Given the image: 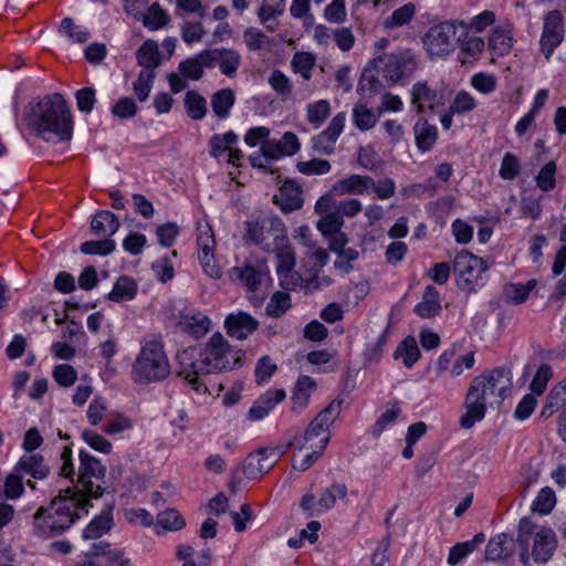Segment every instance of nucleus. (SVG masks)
Wrapping results in <instances>:
<instances>
[{
  "label": "nucleus",
  "mask_w": 566,
  "mask_h": 566,
  "mask_svg": "<svg viewBox=\"0 0 566 566\" xmlns=\"http://www.w3.org/2000/svg\"><path fill=\"white\" fill-rule=\"evenodd\" d=\"M512 44L513 38L510 30L502 27H496L492 30L489 39V49L493 54L497 56L507 54L512 49Z\"/></svg>",
  "instance_id": "nucleus-33"
},
{
  "label": "nucleus",
  "mask_w": 566,
  "mask_h": 566,
  "mask_svg": "<svg viewBox=\"0 0 566 566\" xmlns=\"http://www.w3.org/2000/svg\"><path fill=\"white\" fill-rule=\"evenodd\" d=\"M274 465L265 448H260L245 458L242 471L248 479L255 480L269 472Z\"/></svg>",
  "instance_id": "nucleus-23"
},
{
  "label": "nucleus",
  "mask_w": 566,
  "mask_h": 566,
  "mask_svg": "<svg viewBox=\"0 0 566 566\" xmlns=\"http://www.w3.org/2000/svg\"><path fill=\"white\" fill-rule=\"evenodd\" d=\"M286 227L277 216L271 214L244 222L243 240L261 247L266 252H270L274 244L286 241Z\"/></svg>",
  "instance_id": "nucleus-6"
},
{
  "label": "nucleus",
  "mask_w": 566,
  "mask_h": 566,
  "mask_svg": "<svg viewBox=\"0 0 566 566\" xmlns=\"http://www.w3.org/2000/svg\"><path fill=\"white\" fill-rule=\"evenodd\" d=\"M565 20L559 10H552L544 15L539 50L548 61L557 46L563 42Z\"/></svg>",
  "instance_id": "nucleus-12"
},
{
  "label": "nucleus",
  "mask_w": 566,
  "mask_h": 566,
  "mask_svg": "<svg viewBox=\"0 0 566 566\" xmlns=\"http://www.w3.org/2000/svg\"><path fill=\"white\" fill-rule=\"evenodd\" d=\"M441 311L439 293L432 285H427L422 301L415 306V313L422 318H431Z\"/></svg>",
  "instance_id": "nucleus-30"
},
{
  "label": "nucleus",
  "mask_w": 566,
  "mask_h": 566,
  "mask_svg": "<svg viewBox=\"0 0 566 566\" xmlns=\"http://www.w3.org/2000/svg\"><path fill=\"white\" fill-rule=\"evenodd\" d=\"M154 78L155 74L150 71H142L138 74L137 80L133 83V90L138 101L145 102L149 97Z\"/></svg>",
  "instance_id": "nucleus-56"
},
{
  "label": "nucleus",
  "mask_w": 566,
  "mask_h": 566,
  "mask_svg": "<svg viewBox=\"0 0 566 566\" xmlns=\"http://www.w3.org/2000/svg\"><path fill=\"white\" fill-rule=\"evenodd\" d=\"M209 62L208 49L201 51L195 56L181 61L178 65L179 73L191 81H199L203 76L205 67L211 69Z\"/></svg>",
  "instance_id": "nucleus-27"
},
{
  "label": "nucleus",
  "mask_w": 566,
  "mask_h": 566,
  "mask_svg": "<svg viewBox=\"0 0 566 566\" xmlns=\"http://www.w3.org/2000/svg\"><path fill=\"white\" fill-rule=\"evenodd\" d=\"M138 65L143 66L144 71L154 72L160 64V54L158 45L153 40H146L136 53Z\"/></svg>",
  "instance_id": "nucleus-32"
},
{
  "label": "nucleus",
  "mask_w": 566,
  "mask_h": 566,
  "mask_svg": "<svg viewBox=\"0 0 566 566\" xmlns=\"http://www.w3.org/2000/svg\"><path fill=\"white\" fill-rule=\"evenodd\" d=\"M484 541L485 535L480 532L475 534L472 539L453 545L449 551L448 564L451 566L458 565L468 555L473 553Z\"/></svg>",
  "instance_id": "nucleus-31"
},
{
  "label": "nucleus",
  "mask_w": 566,
  "mask_h": 566,
  "mask_svg": "<svg viewBox=\"0 0 566 566\" xmlns=\"http://www.w3.org/2000/svg\"><path fill=\"white\" fill-rule=\"evenodd\" d=\"M184 104L187 115L193 120H200L207 114V101L197 91H188Z\"/></svg>",
  "instance_id": "nucleus-39"
},
{
  "label": "nucleus",
  "mask_w": 566,
  "mask_h": 566,
  "mask_svg": "<svg viewBox=\"0 0 566 566\" xmlns=\"http://www.w3.org/2000/svg\"><path fill=\"white\" fill-rule=\"evenodd\" d=\"M284 10V0H262V4L258 11V18L261 23L266 24L269 21L282 15Z\"/></svg>",
  "instance_id": "nucleus-50"
},
{
  "label": "nucleus",
  "mask_w": 566,
  "mask_h": 566,
  "mask_svg": "<svg viewBox=\"0 0 566 566\" xmlns=\"http://www.w3.org/2000/svg\"><path fill=\"white\" fill-rule=\"evenodd\" d=\"M556 548V535L553 530L542 527L534 535L532 556L536 563H546Z\"/></svg>",
  "instance_id": "nucleus-24"
},
{
  "label": "nucleus",
  "mask_w": 566,
  "mask_h": 566,
  "mask_svg": "<svg viewBox=\"0 0 566 566\" xmlns=\"http://www.w3.org/2000/svg\"><path fill=\"white\" fill-rule=\"evenodd\" d=\"M113 518L111 511L103 512L101 515L95 516L84 528L83 538L94 539L98 538L108 532L112 527Z\"/></svg>",
  "instance_id": "nucleus-37"
},
{
  "label": "nucleus",
  "mask_w": 566,
  "mask_h": 566,
  "mask_svg": "<svg viewBox=\"0 0 566 566\" xmlns=\"http://www.w3.org/2000/svg\"><path fill=\"white\" fill-rule=\"evenodd\" d=\"M238 136L233 132H227L221 135H213L210 138V155L214 158H219L224 151L230 150L231 146L235 144Z\"/></svg>",
  "instance_id": "nucleus-49"
},
{
  "label": "nucleus",
  "mask_w": 566,
  "mask_h": 566,
  "mask_svg": "<svg viewBox=\"0 0 566 566\" xmlns=\"http://www.w3.org/2000/svg\"><path fill=\"white\" fill-rule=\"evenodd\" d=\"M197 244L199 259H206L210 254H214L216 240L209 224L198 227Z\"/></svg>",
  "instance_id": "nucleus-44"
},
{
  "label": "nucleus",
  "mask_w": 566,
  "mask_h": 566,
  "mask_svg": "<svg viewBox=\"0 0 566 566\" xmlns=\"http://www.w3.org/2000/svg\"><path fill=\"white\" fill-rule=\"evenodd\" d=\"M290 307V295L285 292H275L266 305V313L272 317H281Z\"/></svg>",
  "instance_id": "nucleus-54"
},
{
  "label": "nucleus",
  "mask_w": 566,
  "mask_h": 566,
  "mask_svg": "<svg viewBox=\"0 0 566 566\" xmlns=\"http://www.w3.org/2000/svg\"><path fill=\"white\" fill-rule=\"evenodd\" d=\"M169 374L170 366L161 339L155 337L146 340L133 364V380L149 384L164 380Z\"/></svg>",
  "instance_id": "nucleus-5"
},
{
  "label": "nucleus",
  "mask_w": 566,
  "mask_h": 566,
  "mask_svg": "<svg viewBox=\"0 0 566 566\" xmlns=\"http://www.w3.org/2000/svg\"><path fill=\"white\" fill-rule=\"evenodd\" d=\"M273 202L285 213L301 209L303 206L301 187L295 181H284L279 195L273 197Z\"/></svg>",
  "instance_id": "nucleus-18"
},
{
  "label": "nucleus",
  "mask_w": 566,
  "mask_h": 566,
  "mask_svg": "<svg viewBox=\"0 0 566 566\" xmlns=\"http://www.w3.org/2000/svg\"><path fill=\"white\" fill-rule=\"evenodd\" d=\"M353 119L355 126L363 132L373 128L377 123L376 115L360 103L356 104L353 109Z\"/></svg>",
  "instance_id": "nucleus-51"
},
{
  "label": "nucleus",
  "mask_w": 566,
  "mask_h": 566,
  "mask_svg": "<svg viewBox=\"0 0 566 566\" xmlns=\"http://www.w3.org/2000/svg\"><path fill=\"white\" fill-rule=\"evenodd\" d=\"M476 107L475 98L467 91H460L455 94L450 108L451 113L462 115L473 111Z\"/></svg>",
  "instance_id": "nucleus-62"
},
{
  "label": "nucleus",
  "mask_w": 566,
  "mask_h": 566,
  "mask_svg": "<svg viewBox=\"0 0 566 566\" xmlns=\"http://www.w3.org/2000/svg\"><path fill=\"white\" fill-rule=\"evenodd\" d=\"M420 349L416 339L411 336L406 337L395 350L394 357L402 358L406 368H411L420 358Z\"/></svg>",
  "instance_id": "nucleus-38"
},
{
  "label": "nucleus",
  "mask_w": 566,
  "mask_h": 566,
  "mask_svg": "<svg viewBox=\"0 0 566 566\" xmlns=\"http://www.w3.org/2000/svg\"><path fill=\"white\" fill-rule=\"evenodd\" d=\"M413 130L418 149L422 153L431 150L438 139V128L421 117L416 122Z\"/></svg>",
  "instance_id": "nucleus-29"
},
{
  "label": "nucleus",
  "mask_w": 566,
  "mask_h": 566,
  "mask_svg": "<svg viewBox=\"0 0 566 566\" xmlns=\"http://www.w3.org/2000/svg\"><path fill=\"white\" fill-rule=\"evenodd\" d=\"M143 15L142 20L144 25L149 30H158L169 22L168 13L160 8L158 3H153L148 7L147 12Z\"/></svg>",
  "instance_id": "nucleus-45"
},
{
  "label": "nucleus",
  "mask_w": 566,
  "mask_h": 566,
  "mask_svg": "<svg viewBox=\"0 0 566 566\" xmlns=\"http://www.w3.org/2000/svg\"><path fill=\"white\" fill-rule=\"evenodd\" d=\"M346 114L340 112L329 122L326 129L313 137V149L323 155H332L335 150V144L344 130Z\"/></svg>",
  "instance_id": "nucleus-15"
},
{
  "label": "nucleus",
  "mask_w": 566,
  "mask_h": 566,
  "mask_svg": "<svg viewBox=\"0 0 566 566\" xmlns=\"http://www.w3.org/2000/svg\"><path fill=\"white\" fill-rule=\"evenodd\" d=\"M416 14V6L411 2L396 9L391 15L385 21L386 29H394L409 23Z\"/></svg>",
  "instance_id": "nucleus-48"
},
{
  "label": "nucleus",
  "mask_w": 566,
  "mask_h": 566,
  "mask_svg": "<svg viewBox=\"0 0 566 566\" xmlns=\"http://www.w3.org/2000/svg\"><path fill=\"white\" fill-rule=\"evenodd\" d=\"M512 389V373L507 367H496L474 377L465 396V413L460 418L462 428L470 429L481 421L486 405H500Z\"/></svg>",
  "instance_id": "nucleus-1"
},
{
  "label": "nucleus",
  "mask_w": 566,
  "mask_h": 566,
  "mask_svg": "<svg viewBox=\"0 0 566 566\" xmlns=\"http://www.w3.org/2000/svg\"><path fill=\"white\" fill-rule=\"evenodd\" d=\"M178 364L177 376L187 381L191 388L201 394L208 390L203 377L210 375L208 366L205 365V357L200 346H189L176 356Z\"/></svg>",
  "instance_id": "nucleus-8"
},
{
  "label": "nucleus",
  "mask_w": 566,
  "mask_h": 566,
  "mask_svg": "<svg viewBox=\"0 0 566 566\" xmlns=\"http://www.w3.org/2000/svg\"><path fill=\"white\" fill-rule=\"evenodd\" d=\"M343 399L336 398L325 407L314 419L322 424L323 429L328 428L334 423L342 410Z\"/></svg>",
  "instance_id": "nucleus-57"
},
{
  "label": "nucleus",
  "mask_w": 566,
  "mask_h": 566,
  "mask_svg": "<svg viewBox=\"0 0 566 566\" xmlns=\"http://www.w3.org/2000/svg\"><path fill=\"white\" fill-rule=\"evenodd\" d=\"M344 224L342 216L336 212H328L317 222V229L324 237L333 235L340 231Z\"/></svg>",
  "instance_id": "nucleus-58"
},
{
  "label": "nucleus",
  "mask_w": 566,
  "mask_h": 566,
  "mask_svg": "<svg viewBox=\"0 0 566 566\" xmlns=\"http://www.w3.org/2000/svg\"><path fill=\"white\" fill-rule=\"evenodd\" d=\"M331 114V104L327 99H319L306 105V119L313 128H319Z\"/></svg>",
  "instance_id": "nucleus-40"
},
{
  "label": "nucleus",
  "mask_w": 566,
  "mask_h": 566,
  "mask_svg": "<svg viewBox=\"0 0 566 566\" xmlns=\"http://www.w3.org/2000/svg\"><path fill=\"white\" fill-rule=\"evenodd\" d=\"M346 495L347 488L345 484L333 483L329 488L322 490L318 500H315L313 494H304L301 499L300 506L312 516L333 509L336 504V499H345Z\"/></svg>",
  "instance_id": "nucleus-13"
},
{
  "label": "nucleus",
  "mask_w": 566,
  "mask_h": 566,
  "mask_svg": "<svg viewBox=\"0 0 566 566\" xmlns=\"http://www.w3.org/2000/svg\"><path fill=\"white\" fill-rule=\"evenodd\" d=\"M91 229L96 235L109 239L119 229V220L113 212L99 210L92 218Z\"/></svg>",
  "instance_id": "nucleus-28"
},
{
  "label": "nucleus",
  "mask_w": 566,
  "mask_h": 566,
  "mask_svg": "<svg viewBox=\"0 0 566 566\" xmlns=\"http://www.w3.org/2000/svg\"><path fill=\"white\" fill-rule=\"evenodd\" d=\"M269 84L277 95L284 98L289 97L292 93V82L281 70H274L271 73Z\"/></svg>",
  "instance_id": "nucleus-59"
},
{
  "label": "nucleus",
  "mask_w": 566,
  "mask_h": 566,
  "mask_svg": "<svg viewBox=\"0 0 566 566\" xmlns=\"http://www.w3.org/2000/svg\"><path fill=\"white\" fill-rule=\"evenodd\" d=\"M521 171V166L517 157L512 153H506L501 163L499 175L504 180L515 179Z\"/></svg>",
  "instance_id": "nucleus-63"
},
{
  "label": "nucleus",
  "mask_w": 566,
  "mask_h": 566,
  "mask_svg": "<svg viewBox=\"0 0 566 566\" xmlns=\"http://www.w3.org/2000/svg\"><path fill=\"white\" fill-rule=\"evenodd\" d=\"M24 493L23 476L13 468L4 480V495L9 500H17Z\"/></svg>",
  "instance_id": "nucleus-55"
},
{
  "label": "nucleus",
  "mask_w": 566,
  "mask_h": 566,
  "mask_svg": "<svg viewBox=\"0 0 566 566\" xmlns=\"http://www.w3.org/2000/svg\"><path fill=\"white\" fill-rule=\"evenodd\" d=\"M176 325L180 332L195 338H201L210 331L211 321L202 312L193 307H187L178 314Z\"/></svg>",
  "instance_id": "nucleus-14"
},
{
  "label": "nucleus",
  "mask_w": 566,
  "mask_h": 566,
  "mask_svg": "<svg viewBox=\"0 0 566 566\" xmlns=\"http://www.w3.org/2000/svg\"><path fill=\"white\" fill-rule=\"evenodd\" d=\"M275 256V271L280 283L291 282L294 283L296 272L294 270L296 265V255L293 247L286 239L271 249Z\"/></svg>",
  "instance_id": "nucleus-16"
},
{
  "label": "nucleus",
  "mask_w": 566,
  "mask_h": 566,
  "mask_svg": "<svg viewBox=\"0 0 566 566\" xmlns=\"http://www.w3.org/2000/svg\"><path fill=\"white\" fill-rule=\"evenodd\" d=\"M557 166L556 163L551 160L546 165H544L538 171L535 181L537 187L544 191L548 192L556 187L555 175H556Z\"/></svg>",
  "instance_id": "nucleus-52"
},
{
  "label": "nucleus",
  "mask_w": 566,
  "mask_h": 566,
  "mask_svg": "<svg viewBox=\"0 0 566 566\" xmlns=\"http://www.w3.org/2000/svg\"><path fill=\"white\" fill-rule=\"evenodd\" d=\"M418 65V60L411 50L378 54L364 69L359 88L363 92L378 93L384 88L378 75L386 81L388 86H394L401 80L411 76Z\"/></svg>",
  "instance_id": "nucleus-4"
},
{
  "label": "nucleus",
  "mask_w": 566,
  "mask_h": 566,
  "mask_svg": "<svg viewBox=\"0 0 566 566\" xmlns=\"http://www.w3.org/2000/svg\"><path fill=\"white\" fill-rule=\"evenodd\" d=\"M29 125L34 134L45 142H65L73 135L71 111L59 93L42 97L32 107Z\"/></svg>",
  "instance_id": "nucleus-3"
},
{
  "label": "nucleus",
  "mask_w": 566,
  "mask_h": 566,
  "mask_svg": "<svg viewBox=\"0 0 566 566\" xmlns=\"http://www.w3.org/2000/svg\"><path fill=\"white\" fill-rule=\"evenodd\" d=\"M286 397L284 389L268 390L258 398L248 412L250 420L258 421L268 416V413Z\"/></svg>",
  "instance_id": "nucleus-25"
},
{
  "label": "nucleus",
  "mask_w": 566,
  "mask_h": 566,
  "mask_svg": "<svg viewBox=\"0 0 566 566\" xmlns=\"http://www.w3.org/2000/svg\"><path fill=\"white\" fill-rule=\"evenodd\" d=\"M199 346L206 359L203 363L211 374L230 371L242 366L244 354L231 347L220 333H214L207 343Z\"/></svg>",
  "instance_id": "nucleus-7"
},
{
  "label": "nucleus",
  "mask_w": 566,
  "mask_h": 566,
  "mask_svg": "<svg viewBox=\"0 0 566 566\" xmlns=\"http://www.w3.org/2000/svg\"><path fill=\"white\" fill-rule=\"evenodd\" d=\"M297 170L306 176L313 175H325L331 171L332 166L328 160L321 158H313L307 161H300L297 164Z\"/></svg>",
  "instance_id": "nucleus-60"
},
{
  "label": "nucleus",
  "mask_w": 566,
  "mask_h": 566,
  "mask_svg": "<svg viewBox=\"0 0 566 566\" xmlns=\"http://www.w3.org/2000/svg\"><path fill=\"white\" fill-rule=\"evenodd\" d=\"M211 69L219 66L222 74L232 77L240 65L241 56L232 49H208Z\"/></svg>",
  "instance_id": "nucleus-21"
},
{
  "label": "nucleus",
  "mask_w": 566,
  "mask_h": 566,
  "mask_svg": "<svg viewBox=\"0 0 566 566\" xmlns=\"http://www.w3.org/2000/svg\"><path fill=\"white\" fill-rule=\"evenodd\" d=\"M59 31L74 43H85L91 36L90 31L82 25H76L72 18H64Z\"/></svg>",
  "instance_id": "nucleus-46"
},
{
  "label": "nucleus",
  "mask_w": 566,
  "mask_h": 566,
  "mask_svg": "<svg viewBox=\"0 0 566 566\" xmlns=\"http://www.w3.org/2000/svg\"><path fill=\"white\" fill-rule=\"evenodd\" d=\"M80 250L84 254L107 255L115 250V242L107 238L97 241H85L81 244Z\"/></svg>",
  "instance_id": "nucleus-61"
},
{
  "label": "nucleus",
  "mask_w": 566,
  "mask_h": 566,
  "mask_svg": "<svg viewBox=\"0 0 566 566\" xmlns=\"http://www.w3.org/2000/svg\"><path fill=\"white\" fill-rule=\"evenodd\" d=\"M459 24L455 21H443L432 25L423 38V44L431 57H442L452 52L458 39Z\"/></svg>",
  "instance_id": "nucleus-10"
},
{
  "label": "nucleus",
  "mask_w": 566,
  "mask_h": 566,
  "mask_svg": "<svg viewBox=\"0 0 566 566\" xmlns=\"http://www.w3.org/2000/svg\"><path fill=\"white\" fill-rule=\"evenodd\" d=\"M316 59L310 52H296L291 61V67L294 73H298L303 80L312 78V71L315 66Z\"/></svg>",
  "instance_id": "nucleus-43"
},
{
  "label": "nucleus",
  "mask_w": 566,
  "mask_h": 566,
  "mask_svg": "<svg viewBox=\"0 0 566 566\" xmlns=\"http://www.w3.org/2000/svg\"><path fill=\"white\" fill-rule=\"evenodd\" d=\"M80 468L77 473V481L83 486L80 491L84 499H98L103 495L104 489L99 483L95 484L92 479L104 482L106 475V468L101 461L85 450L78 453Z\"/></svg>",
  "instance_id": "nucleus-9"
},
{
  "label": "nucleus",
  "mask_w": 566,
  "mask_h": 566,
  "mask_svg": "<svg viewBox=\"0 0 566 566\" xmlns=\"http://www.w3.org/2000/svg\"><path fill=\"white\" fill-rule=\"evenodd\" d=\"M316 384L310 376H302L297 379L292 395L294 408H305L308 405L310 396Z\"/></svg>",
  "instance_id": "nucleus-41"
},
{
  "label": "nucleus",
  "mask_w": 566,
  "mask_h": 566,
  "mask_svg": "<svg viewBox=\"0 0 566 566\" xmlns=\"http://www.w3.org/2000/svg\"><path fill=\"white\" fill-rule=\"evenodd\" d=\"M224 326L231 337L244 339L258 329L259 322L248 313L239 312L230 314L224 321Z\"/></svg>",
  "instance_id": "nucleus-22"
},
{
  "label": "nucleus",
  "mask_w": 566,
  "mask_h": 566,
  "mask_svg": "<svg viewBox=\"0 0 566 566\" xmlns=\"http://www.w3.org/2000/svg\"><path fill=\"white\" fill-rule=\"evenodd\" d=\"M230 277L242 283H265L270 281V270L265 260H256L232 268Z\"/></svg>",
  "instance_id": "nucleus-17"
},
{
  "label": "nucleus",
  "mask_w": 566,
  "mask_h": 566,
  "mask_svg": "<svg viewBox=\"0 0 566 566\" xmlns=\"http://www.w3.org/2000/svg\"><path fill=\"white\" fill-rule=\"evenodd\" d=\"M556 503V496L554 491L546 486L543 488L537 494L536 499L532 504L533 512H537L542 515L548 514Z\"/></svg>",
  "instance_id": "nucleus-53"
},
{
  "label": "nucleus",
  "mask_w": 566,
  "mask_h": 566,
  "mask_svg": "<svg viewBox=\"0 0 566 566\" xmlns=\"http://www.w3.org/2000/svg\"><path fill=\"white\" fill-rule=\"evenodd\" d=\"M93 547L96 549V555H101L104 558L105 566H134L123 551L112 549L106 542L94 544Z\"/></svg>",
  "instance_id": "nucleus-36"
},
{
  "label": "nucleus",
  "mask_w": 566,
  "mask_h": 566,
  "mask_svg": "<svg viewBox=\"0 0 566 566\" xmlns=\"http://www.w3.org/2000/svg\"><path fill=\"white\" fill-rule=\"evenodd\" d=\"M535 285H504L503 292L499 300L492 302V304H521L528 297L532 287Z\"/></svg>",
  "instance_id": "nucleus-42"
},
{
  "label": "nucleus",
  "mask_w": 566,
  "mask_h": 566,
  "mask_svg": "<svg viewBox=\"0 0 566 566\" xmlns=\"http://www.w3.org/2000/svg\"><path fill=\"white\" fill-rule=\"evenodd\" d=\"M410 103L418 114H433L438 108L444 107L450 96L446 90H437L427 81L416 82L410 91Z\"/></svg>",
  "instance_id": "nucleus-11"
},
{
  "label": "nucleus",
  "mask_w": 566,
  "mask_h": 566,
  "mask_svg": "<svg viewBox=\"0 0 566 566\" xmlns=\"http://www.w3.org/2000/svg\"><path fill=\"white\" fill-rule=\"evenodd\" d=\"M92 506L80 490L65 489L54 496L48 506H41L33 515V534L41 538L62 535Z\"/></svg>",
  "instance_id": "nucleus-2"
},
{
  "label": "nucleus",
  "mask_w": 566,
  "mask_h": 566,
  "mask_svg": "<svg viewBox=\"0 0 566 566\" xmlns=\"http://www.w3.org/2000/svg\"><path fill=\"white\" fill-rule=\"evenodd\" d=\"M370 187H374V179L370 176L354 174L336 181L332 192L337 196L364 195L370 192Z\"/></svg>",
  "instance_id": "nucleus-20"
},
{
  "label": "nucleus",
  "mask_w": 566,
  "mask_h": 566,
  "mask_svg": "<svg viewBox=\"0 0 566 566\" xmlns=\"http://www.w3.org/2000/svg\"><path fill=\"white\" fill-rule=\"evenodd\" d=\"M481 262V259L472 255L468 252L458 253L453 261V270L461 277H463L464 283H471V277L465 275H471V272L474 266H476Z\"/></svg>",
  "instance_id": "nucleus-47"
},
{
  "label": "nucleus",
  "mask_w": 566,
  "mask_h": 566,
  "mask_svg": "<svg viewBox=\"0 0 566 566\" xmlns=\"http://www.w3.org/2000/svg\"><path fill=\"white\" fill-rule=\"evenodd\" d=\"M235 94L231 88H222L216 92L211 97V107L219 118H227L230 109L234 105Z\"/></svg>",
  "instance_id": "nucleus-35"
},
{
  "label": "nucleus",
  "mask_w": 566,
  "mask_h": 566,
  "mask_svg": "<svg viewBox=\"0 0 566 566\" xmlns=\"http://www.w3.org/2000/svg\"><path fill=\"white\" fill-rule=\"evenodd\" d=\"M515 541L512 536L501 533L493 536L485 547L486 560H500L514 554Z\"/></svg>",
  "instance_id": "nucleus-26"
},
{
  "label": "nucleus",
  "mask_w": 566,
  "mask_h": 566,
  "mask_svg": "<svg viewBox=\"0 0 566 566\" xmlns=\"http://www.w3.org/2000/svg\"><path fill=\"white\" fill-rule=\"evenodd\" d=\"M457 43L460 45V61L462 64L465 63V59L462 57H478L484 50L485 43L482 38L469 36L467 31L458 35Z\"/></svg>",
  "instance_id": "nucleus-34"
},
{
  "label": "nucleus",
  "mask_w": 566,
  "mask_h": 566,
  "mask_svg": "<svg viewBox=\"0 0 566 566\" xmlns=\"http://www.w3.org/2000/svg\"><path fill=\"white\" fill-rule=\"evenodd\" d=\"M21 475L25 474L34 480H44L50 475L51 469L41 454L25 453L13 467Z\"/></svg>",
  "instance_id": "nucleus-19"
},
{
  "label": "nucleus",
  "mask_w": 566,
  "mask_h": 566,
  "mask_svg": "<svg viewBox=\"0 0 566 566\" xmlns=\"http://www.w3.org/2000/svg\"><path fill=\"white\" fill-rule=\"evenodd\" d=\"M137 105L135 101L130 97H120L113 106H112V115L114 117L120 119H129L133 118L137 114Z\"/></svg>",
  "instance_id": "nucleus-64"
}]
</instances>
